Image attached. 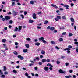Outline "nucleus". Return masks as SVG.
<instances>
[{"label": "nucleus", "instance_id": "nucleus-1", "mask_svg": "<svg viewBox=\"0 0 78 78\" xmlns=\"http://www.w3.org/2000/svg\"><path fill=\"white\" fill-rule=\"evenodd\" d=\"M18 58H20L21 60H23L24 58L20 55H18L17 56Z\"/></svg>", "mask_w": 78, "mask_h": 78}, {"label": "nucleus", "instance_id": "nucleus-57", "mask_svg": "<svg viewBox=\"0 0 78 78\" xmlns=\"http://www.w3.org/2000/svg\"><path fill=\"white\" fill-rule=\"evenodd\" d=\"M74 44H76V45H77V44H78V42L77 41H75L74 42Z\"/></svg>", "mask_w": 78, "mask_h": 78}, {"label": "nucleus", "instance_id": "nucleus-25", "mask_svg": "<svg viewBox=\"0 0 78 78\" xmlns=\"http://www.w3.org/2000/svg\"><path fill=\"white\" fill-rule=\"evenodd\" d=\"M30 3L31 5H33V4H34V1H31L30 2Z\"/></svg>", "mask_w": 78, "mask_h": 78}, {"label": "nucleus", "instance_id": "nucleus-9", "mask_svg": "<svg viewBox=\"0 0 78 78\" xmlns=\"http://www.w3.org/2000/svg\"><path fill=\"white\" fill-rule=\"evenodd\" d=\"M63 6L64 7H65V8H66V9H69V5H64Z\"/></svg>", "mask_w": 78, "mask_h": 78}, {"label": "nucleus", "instance_id": "nucleus-32", "mask_svg": "<svg viewBox=\"0 0 78 78\" xmlns=\"http://www.w3.org/2000/svg\"><path fill=\"white\" fill-rule=\"evenodd\" d=\"M2 42H4V43H5V42H6V39H2Z\"/></svg>", "mask_w": 78, "mask_h": 78}, {"label": "nucleus", "instance_id": "nucleus-17", "mask_svg": "<svg viewBox=\"0 0 78 78\" xmlns=\"http://www.w3.org/2000/svg\"><path fill=\"white\" fill-rule=\"evenodd\" d=\"M35 45H37V46H39L40 45V43L39 42H37L35 44Z\"/></svg>", "mask_w": 78, "mask_h": 78}, {"label": "nucleus", "instance_id": "nucleus-10", "mask_svg": "<svg viewBox=\"0 0 78 78\" xmlns=\"http://www.w3.org/2000/svg\"><path fill=\"white\" fill-rule=\"evenodd\" d=\"M47 66L49 67H53V65H51V64L50 63L47 64Z\"/></svg>", "mask_w": 78, "mask_h": 78}, {"label": "nucleus", "instance_id": "nucleus-62", "mask_svg": "<svg viewBox=\"0 0 78 78\" xmlns=\"http://www.w3.org/2000/svg\"><path fill=\"white\" fill-rule=\"evenodd\" d=\"M35 76H36L38 77V76H39V75L37 74H36L35 75Z\"/></svg>", "mask_w": 78, "mask_h": 78}, {"label": "nucleus", "instance_id": "nucleus-36", "mask_svg": "<svg viewBox=\"0 0 78 78\" xmlns=\"http://www.w3.org/2000/svg\"><path fill=\"white\" fill-rule=\"evenodd\" d=\"M55 20L56 21H58V20H59V19L58 18H55Z\"/></svg>", "mask_w": 78, "mask_h": 78}, {"label": "nucleus", "instance_id": "nucleus-61", "mask_svg": "<svg viewBox=\"0 0 78 78\" xmlns=\"http://www.w3.org/2000/svg\"><path fill=\"white\" fill-rule=\"evenodd\" d=\"M38 41V40H37V39H35L34 40V42H37Z\"/></svg>", "mask_w": 78, "mask_h": 78}, {"label": "nucleus", "instance_id": "nucleus-51", "mask_svg": "<svg viewBox=\"0 0 78 78\" xmlns=\"http://www.w3.org/2000/svg\"><path fill=\"white\" fill-rule=\"evenodd\" d=\"M0 75H2V74H3V72H2V70H0Z\"/></svg>", "mask_w": 78, "mask_h": 78}, {"label": "nucleus", "instance_id": "nucleus-49", "mask_svg": "<svg viewBox=\"0 0 78 78\" xmlns=\"http://www.w3.org/2000/svg\"><path fill=\"white\" fill-rule=\"evenodd\" d=\"M59 41H63V39H62V38H60L59 39Z\"/></svg>", "mask_w": 78, "mask_h": 78}, {"label": "nucleus", "instance_id": "nucleus-8", "mask_svg": "<svg viewBox=\"0 0 78 78\" xmlns=\"http://www.w3.org/2000/svg\"><path fill=\"white\" fill-rule=\"evenodd\" d=\"M22 26H20L18 27V29H19L18 31L19 32H20V30H22Z\"/></svg>", "mask_w": 78, "mask_h": 78}, {"label": "nucleus", "instance_id": "nucleus-48", "mask_svg": "<svg viewBox=\"0 0 78 78\" xmlns=\"http://www.w3.org/2000/svg\"><path fill=\"white\" fill-rule=\"evenodd\" d=\"M76 52H77V53H78V47L76 48Z\"/></svg>", "mask_w": 78, "mask_h": 78}, {"label": "nucleus", "instance_id": "nucleus-59", "mask_svg": "<svg viewBox=\"0 0 78 78\" xmlns=\"http://www.w3.org/2000/svg\"><path fill=\"white\" fill-rule=\"evenodd\" d=\"M4 30H8V28H7V27H4Z\"/></svg>", "mask_w": 78, "mask_h": 78}, {"label": "nucleus", "instance_id": "nucleus-41", "mask_svg": "<svg viewBox=\"0 0 78 78\" xmlns=\"http://www.w3.org/2000/svg\"><path fill=\"white\" fill-rule=\"evenodd\" d=\"M55 48H56L57 50H59L60 49V48L58 47V46H55Z\"/></svg>", "mask_w": 78, "mask_h": 78}, {"label": "nucleus", "instance_id": "nucleus-42", "mask_svg": "<svg viewBox=\"0 0 78 78\" xmlns=\"http://www.w3.org/2000/svg\"><path fill=\"white\" fill-rule=\"evenodd\" d=\"M68 48H72V46L71 45H69L68 46Z\"/></svg>", "mask_w": 78, "mask_h": 78}, {"label": "nucleus", "instance_id": "nucleus-39", "mask_svg": "<svg viewBox=\"0 0 78 78\" xmlns=\"http://www.w3.org/2000/svg\"><path fill=\"white\" fill-rule=\"evenodd\" d=\"M29 23H33V20H30L29 21Z\"/></svg>", "mask_w": 78, "mask_h": 78}, {"label": "nucleus", "instance_id": "nucleus-23", "mask_svg": "<svg viewBox=\"0 0 78 78\" xmlns=\"http://www.w3.org/2000/svg\"><path fill=\"white\" fill-rule=\"evenodd\" d=\"M62 19H64V20H66V17L65 16H63L62 17Z\"/></svg>", "mask_w": 78, "mask_h": 78}, {"label": "nucleus", "instance_id": "nucleus-58", "mask_svg": "<svg viewBox=\"0 0 78 78\" xmlns=\"http://www.w3.org/2000/svg\"><path fill=\"white\" fill-rule=\"evenodd\" d=\"M15 44L16 45H17L19 44H18V43L16 42L15 43Z\"/></svg>", "mask_w": 78, "mask_h": 78}, {"label": "nucleus", "instance_id": "nucleus-20", "mask_svg": "<svg viewBox=\"0 0 78 78\" xmlns=\"http://www.w3.org/2000/svg\"><path fill=\"white\" fill-rule=\"evenodd\" d=\"M17 30H18V28L17 27H15V29L14 30V31L15 32H16L17 31Z\"/></svg>", "mask_w": 78, "mask_h": 78}, {"label": "nucleus", "instance_id": "nucleus-3", "mask_svg": "<svg viewBox=\"0 0 78 78\" xmlns=\"http://www.w3.org/2000/svg\"><path fill=\"white\" fill-rule=\"evenodd\" d=\"M58 71L59 72V73H66V71H63L62 69L59 70Z\"/></svg>", "mask_w": 78, "mask_h": 78}, {"label": "nucleus", "instance_id": "nucleus-5", "mask_svg": "<svg viewBox=\"0 0 78 78\" xmlns=\"http://www.w3.org/2000/svg\"><path fill=\"white\" fill-rule=\"evenodd\" d=\"M51 5V6H52L54 8H58V6H56L55 5L52 4Z\"/></svg>", "mask_w": 78, "mask_h": 78}, {"label": "nucleus", "instance_id": "nucleus-50", "mask_svg": "<svg viewBox=\"0 0 78 78\" xmlns=\"http://www.w3.org/2000/svg\"><path fill=\"white\" fill-rule=\"evenodd\" d=\"M26 40H27V41H30V40H31V38H26Z\"/></svg>", "mask_w": 78, "mask_h": 78}, {"label": "nucleus", "instance_id": "nucleus-47", "mask_svg": "<svg viewBox=\"0 0 78 78\" xmlns=\"http://www.w3.org/2000/svg\"><path fill=\"white\" fill-rule=\"evenodd\" d=\"M20 16L22 17V19H24V16H23V15H20Z\"/></svg>", "mask_w": 78, "mask_h": 78}, {"label": "nucleus", "instance_id": "nucleus-38", "mask_svg": "<svg viewBox=\"0 0 78 78\" xmlns=\"http://www.w3.org/2000/svg\"><path fill=\"white\" fill-rule=\"evenodd\" d=\"M66 32H63V33H62V35L63 36H64V35H66Z\"/></svg>", "mask_w": 78, "mask_h": 78}, {"label": "nucleus", "instance_id": "nucleus-12", "mask_svg": "<svg viewBox=\"0 0 78 78\" xmlns=\"http://www.w3.org/2000/svg\"><path fill=\"white\" fill-rule=\"evenodd\" d=\"M33 19H36V15L35 13H34L33 14Z\"/></svg>", "mask_w": 78, "mask_h": 78}, {"label": "nucleus", "instance_id": "nucleus-4", "mask_svg": "<svg viewBox=\"0 0 78 78\" xmlns=\"http://www.w3.org/2000/svg\"><path fill=\"white\" fill-rule=\"evenodd\" d=\"M12 13L14 16H16V15H17V14H18V12H15L14 10H13Z\"/></svg>", "mask_w": 78, "mask_h": 78}, {"label": "nucleus", "instance_id": "nucleus-18", "mask_svg": "<svg viewBox=\"0 0 78 78\" xmlns=\"http://www.w3.org/2000/svg\"><path fill=\"white\" fill-rule=\"evenodd\" d=\"M41 54L43 55V54H45V51H44L43 50H41Z\"/></svg>", "mask_w": 78, "mask_h": 78}, {"label": "nucleus", "instance_id": "nucleus-26", "mask_svg": "<svg viewBox=\"0 0 78 78\" xmlns=\"http://www.w3.org/2000/svg\"><path fill=\"white\" fill-rule=\"evenodd\" d=\"M42 42H43V43H45V44H46V43H47V41H46L45 40H42Z\"/></svg>", "mask_w": 78, "mask_h": 78}, {"label": "nucleus", "instance_id": "nucleus-29", "mask_svg": "<svg viewBox=\"0 0 78 78\" xmlns=\"http://www.w3.org/2000/svg\"><path fill=\"white\" fill-rule=\"evenodd\" d=\"M9 23H10V24H12V23H13V21H12V20H10L9 22Z\"/></svg>", "mask_w": 78, "mask_h": 78}, {"label": "nucleus", "instance_id": "nucleus-40", "mask_svg": "<svg viewBox=\"0 0 78 78\" xmlns=\"http://www.w3.org/2000/svg\"><path fill=\"white\" fill-rule=\"evenodd\" d=\"M50 26H48L47 27V30H48V29H50Z\"/></svg>", "mask_w": 78, "mask_h": 78}, {"label": "nucleus", "instance_id": "nucleus-56", "mask_svg": "<svg viewBox=\"0 0 78 78\" xmlns=\"http://www.w3.org/2000/svg\"><path fill=\"white\" fill-rule=\"evenodd\" d=\"M37 28H38V29H41V27L39 26H37Z\"/></svg>", "mask_w": 78, "mask_h": 78}, {"label": "nucleus", "instance_id": "nucleus-64", "mask_svg": "<svg viewBox=\"0 0 78 78\" xmlns=\"http://www.w3.org/2000/svg\"><path fill=\"white\" fill-rule=\"evenodd\" d=\"M37 14H42V12H38Z\"/></svg>", "mask_w": 78, "mask_h": 78}, {"label": "nucleus", "instance_id": "nucleus-13", "mask_svg": "<svg viewBox=\"0 0 78 78\" xmlns=\"http://www.w3.org/2000/svg\"><path fill=\"white\" fill-rule=\"evenodd\" d=\"M41 61L43 63H44V62H46V59L44 58Z\"/></svg>", "mask_w": 78, "mask_h": 78}, {"label": "nucleus", "instance_id": "nucleus-7", "mask_svg": "<svg viewBox=\"0 0 78 78\" xmlns=\"http://www.w3.org/2000/svg\"><path fill=\"white\" fill-rule=\"evenodd\" d=\"M44 69L45 71L47 72V71H48V67L46 66L44 68Z\"/></svg>", "mask_w": 78, "mask_h": 78}, {"label": "nucleus", "instance_id": "nucleus-53", "mask_svg": "<svg viewBox=\"0 0 78 78\" xmlns=\"http://www.w3.org/2000/svg\"><path fill=\"white\" fill-rule=\"evenodd\" d=\"M5 75H7L8 73L7 72H5L4 73Z\"/></svg>", "mask_w": 78, "mask_h": 78}, {"label": "nucleus", "instance_id": "nucleus-14", "mask_svg": "<svg viewBox=\"0 0 78 78\" xmlns=\"http://www.w3.org/2000/svg\"><path fill=\"white\" fill-rule=\"evenodd\" d=\"M50 30L51 31H53V30H55V27H51L50 28Z\"/></svg>", "mask_w": 78, "mask_h": 78}, {"label": "nucleus", "instance_id": "nucleus-54", "mask_svg": "<svg viewBox=\"0 0 78 78\" xmlns=\"http://www.w3.org/2000/svg\"><path fill=\"white\" fill-rule=\"evenodd\" d=\"M36 59L37 60H39V58L38 57H36Z\"/></svg>", "mask_w": 78, "mask_h": 78}, {"label": "nucleus", "instance_id": "nucleus-16", "mask_svg": "<svg viewBox=\"0 0 78 78\" xmlns=\"http://www.w3.org/2000/svg\"><path fill=\"white\" fill-rule=\"evenodd\" d=\"M23 51L24 53H27L28 51V50H27V49H25L23 50Z\"/></svg>", "mask_w": 78, "mask_h": 78}, {"label": "nucleus", "instance_id": "nucleus-15", "mask_svg": "<svg viewBox=\"0 0 78 78\" xmlns=\"http://www.w3.org/2000/svg\"><path fill=\"white\" fill-rule=\"evenodd\" d=\"M71 22H74V19L73 18L71 17L70 19Z\"/></svg>", "mask_w": 78, "mask_h": 78}, {"label": "nucleus", "instance_id": "nucleus-45", "mask_svg": "<svg viewBox=\"0 0 78 78\" xmlns=\"http://www.w3.org/2000/svg\"><path fill=\"white\" fill-rule=\"evenodd\" d=\"M24 15H27V12H24Z\"/></svg>", "mask_w": 78, "mask_h": 78}, {"label": "nucleus", "instance_id": "nucleus-30", "mask_svg": "<svg viewBox=\"0 0 78 78\" xmlns=\"http://www.w3.org/2000/svg\"><path fill=\"white\" fill-rule=\"evenodd\" d=\"M69 36H73V34L70 33H69Z\"/></svg>", "mask_w": 78, "mask_h": 78}, {"label": "nucleus", "instance_id": "nucleus-35", "mask_svg": "<svg viewBox=\"0 0 78 78\" xmlns=\"http://www.w3.org/2000/svg\"><path fill=\"white\" fill-rule=\"evenodd\" d=\"M13 53L14 54V55H18V54L17 52L16 51L14 52Z\"/></svg>", "mask_w": 78, "mask_h": 78}, {"label": "nucleus", "instance_id": "nucleus-43", "mask_svg": "<svg viewBox=\"0 0 78 78\" xmlns=\"http://www.w3.org/2000/svg\"><path fill=\"white\" fill-rule=\"evenodd\" d=\"M56 63L57 64H60V61H57L56 62Z\"/></svg>", "mask_w": 78, "mask_h": 78}, {"label": "nucleus", "instance_id": "nucleus-28", "mask_svg": "<svg viewBox=\"0 0 78 78\" xmlns=\"http://www.w3.org/2000/svg\"><path fill=\"white\" fill-rule=\"evenodd\" d=\"M51 43L52 44H55V42L53 41H51Z\"/></svg>", "mask_w": 78, "mask_h": 78}, {"label": "nucleus", "instance_id": "nucleus-11", "mask_svg": "<svg viewBox=\"0 0 78 78\" xmlns=\"http://www.w3.org/2000/svg\"><path fill=\"white\" fill-rule=\"evenodd\" d=\"M56 12L57 13L58 15H61V13L59 11V10H57Z\"/></svg>", "mask_w": 78, "mask_h": 78}, {"label": "nucleus", "instance_id": "nucleus-2", "mask_svg": "<svg viewBox=\"0 0 78 78\" xmlns=\"http://www.w3.org/2000/svg\"><path fill=\"white\" fill-rule=\"evenodd\" d=\"M10 19H11V17L9 16H6L5 17V20H6V21H8V20H9Z\"/></svg>", "mask_w": 78, "mask_h": 78}, {"label": "nucleus", "instance_id": "nucleus-31", "mask_svg": "<svg viewBox=\"0 0 78 78\" xmlns=\"http://www.w3.org/2000/svg\"><path fill=\"white\" fill-rule=\"evenodd\" d=\"M57 18H58V19L59 20V19H61V16H57Z\"/></svg>", "mask_w": 78, "mask_h": 78}, {"label": "nucleus", "instance_id": "nucleus-55", "mask_svg": "<svg viewBox=\"0 0 78 78\" xmlns=\"http://www.w3.org/2000/svg\"><path fill=\"white\" fill-rule=\"evenodd\" d=\"M17 4L18 6H20L21 5V4L19 2H18Z\"/></svg>", "mask_w": 78, "mask_h": 78}, {"label": "nucleus", "instance_id": "nucleus-22", "mask_svg": "<svg viewBox=\"0 0 78 78\" xmlns=\"http://www.w3.org/2000/svg\"><path fill=\"white\" fill-rule=\"evenodd\" d=\"M44 39V38L43 37H41L39 39V41H41V40H42V41H43Z\"/></svg>", "mask_w": 78, "mask_h": 78}, {"label": "nucleus", "instance_id": "nucleus-27", "mask_svg": "<svg viewBox=\"0 0 78 78\" xmlns=\"http://www.w3.org/2000/svg\"><path fill=\"white\" fill-rule=\"evenodd\" d=\"M1 78H5V75H1Z\"/></svg>", "mask_w": 78, "mask_h": 78}, {"label": "nucleus", "instance_id": "nucleus-34", "mask_svg": "<svg viewBox=\"0 0 78 78\" xmlns=\"http://www.w3.org/2000/svg\"><path fill=\"white\" fill-rule=\"evenodd\" d=\"M12 72H13V73H17V72L15 70H13Z\"/></svg>", "mask_w": 78, "mask_h": 78}, {"label": "nucleus", "instance_id": "nucleus-52", "mask_svg": "<svg viewBox=\"0 0 78 78\" xmlns=\"http://www.w3.org/2000/svg\"><path fill=\"white\" fill-rule=\"evenodd\" d=\"M38 64H39V65H42V63L41 62H39Z\"/></svg>", "mask_w": 78, "mask_h": 78}, {"label": "nucleus", "instance_id": "nucleus-21", "mask_svg": "<svg viewBox=\"0 0 78 78\" xmlns=\"http://www.w3.org/2000/svg\"><path fill=\"white\" fill-rule=\"evenodd\" d=\"M65 77L66 78H70V77L71 78L72 77V76H66Z\"/></svg>", "mask_w": 78, "mask_h": 78}, {"label": "nucleus", "instance_id": "nucleus-63", "mask_svg": "<svg viewBox=\"0 0 78 78\" xmlns=\"http://www.w3.org/2000/svg\"><path fill=\"white\" fill-rule=\"evenodd\" d=\"M2 20L3 21H5V18H2Z\"/></svg>", "mask_w": 78, "mask_h": 78}, {"label": "nucleus", "instance_id": "nucleus-24", "mask_svg": "<svg viewBox=\"0 0 78 78\" xmlns=\"http://www.w3.org/2000/svg\"><path fill=\"white\" fill-rule=\"evenodd\" d=\"M46 61L47 62H50V60L49 59H47L46 60Z\"/></svg>", "mask_w": 78, "mask_h": 78}, {"label": "nucleus", "instance_id": "nucleus-46", "mask_svg": "<svg viewBox=\"0 0 78 78\" xmlns=\"http://www.w3.org/2000/svg\"><path fill=\"white\" fill-rule=\"evenodd\" d=\"M3 7H4V6H3V5H1V9H3Z\"/></svg>", "mask_w": 78, "mask_h": 78}, {"label": "nucleus", "instance_id": "nucleus-60", "mask_svg": "<svg viewBox=\"0 0 78 78\" xmlns=\"http://www.w3.org/2000/svg\"><path fill=\"white\" fill-rule=\"evenodd\" d=\"M34 69L35 70H37V67H35Z\"/></svg>", "mask_w": 78, "mask_h": 78}, {"label": "nucleus", "instance_id": "nucleus-33", "mask_svg": "<svg viewBox=\"0 0 78 78\" xmlns=\"http://www.w3.org/2000/svg\"><path fill=\"white\" fill-rule=\"evenodd\" d=\"M6 67L4 66V71H6Z\"/></svg>", "mask_w": 78, "mask_h": 78}, {"label": "nucleus", "instance_id": "nucleus-19", "mask_svg": "<svg viewBox=\"0 0 78 78\" xmlns=\"http://www.w3.org/2000/svg\"><path fill=\"white\" fill-rule=\"evenodd\" d=\"M25 46L27 47V48H29L30 47V46L29 45V44H25Z\"/></svg>", "mask_w": 78, "mask_h": 78}, {"label": "nucleus", "instance_id": "nucleus-44", "mask_svg": "<svg viewBox=\"0 0 78 78\" xmlns=\"http://www.w3.org/2000/svg\"><path fill=\"white\" fill-rule=\"evenodd\" d=\"M47 23H48V21L46 20L44 22V24H47Z\"/></svg>", "mask_w": 78, "mask_h": 78}, {"label": "nucleus", "instance_id": "nucleus-37", "mask_svg": "<svg viewBox=\"0 0 78 78\" xmlns=\"http://www.w3.org/2000/svg\"><path fill=\"white\" fill-rule=\"evenodd\" d=\"M12 6H14L15 5V2H12Z\"/></svg>", "mask_w": 78, "mask_h": 78}, {"label": "nucleus", "instance_id": "nucleus-6", "mask_svg": "<svg viewBox=\"0 0 78 78\" xmlns=\"http://www.w3.org/2000/svg\"><path fill=\"white\" fill-rule=\"evenodd\" d=\"M51 5V6H52L54 8H58V6H56L55 5L52 4Z\"/></svg>", "mask_w": 78, "mask_h": 78}]
</instances>
